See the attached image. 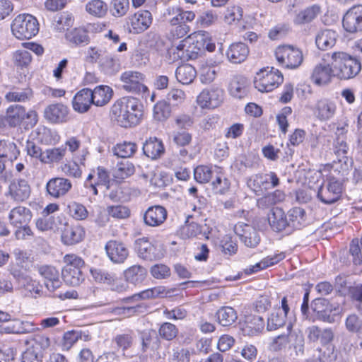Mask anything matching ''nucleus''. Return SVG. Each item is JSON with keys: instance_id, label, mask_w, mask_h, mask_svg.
Returning <instances> with one entry per match:
<instances>
[{"instance_id": "obj_1", "label": "nucleus", "mask_w": 362, "mask_h": 362, "mask_svg": "<svg viewBox=\"0 0 362 362\" xmlns=\"http://www.w3.org/2000/svg\"><path fill=\"white\" fill-rule=\"evenodd\" d=\"M112 112L117 124L124 128L138 124L142 115L139 100L134 97H123L113 105Z\"/></svg>"}, {"instance_id": "obj_2", "label": "nucleus", "mask_w": 362, "mask_h": 362, "mask_svg": "<svg viewBox=\"0 0 362 362\" xmlns=\"http://www.w3.org/2000/svg\"><path fill=\"white\" fill-rule=\"evenodd\" d=\"M335 77L349 80L356 76L361 70L360 61L344 52H334L331 55Z\"/></svg>"}, {"instance_id": "obj_3", "label": "nucleus", "mask_w": 362, "mask_h": 362, "mask_svg": "<svg viewBox=\"0 0 362 362\" xmlns=\"http://www.w3.org/2000/svg\"><path fill=\"white\" fill-rule=\"evenodd\" d=\"M25 119V129L34 127L38 122V115L36 111L30 110L26 112L25 108L20 105H11L6 111L5 115L0 116V127L8 125L13 128L20 126Z\"/></svg>"}, {"instance_id": "obj_4", "label": "nucleus", "mask_w": 362, "mask_h": 362, "mask_svg": "<svg viewBox=\"0 0 362 362\" xmlns=\"http://www.w3.org/2000/svg\"><path fill=\"white\" fill-rule=\"evenodd\" d=\"M312 313L305 316V319L312 322L317 320L327 323H333L339 315L341 308L338 303H332L324 298H317L311 302Z\"/></svg>"}, {"instance_id": "obj_5", "label": "nucleus", "mask_w": 362, "mask_h": 362, "mask_svg": "<svg viewBox=\"0 0 362 362\" xmlns=\"http://www.w3.org/2000/svg\"><path fill=\"white\" fill-rule=\"evenodd\" d=\"M64 262L66 263L62 272L64 281L73 286H79L85 279L81 270L85 266L84 260L74 254H70L64 256Z\"/></svg>"}, {"instance_id": "obj_6", "label": "nucleus", "mask_w": 362, "mask_h": 362, "mask_svg": "<svg viewBox=\"0 0 362 362\" xmlns=\"http://www.w3.org/2000/svg\"><path fill=\"white\" fill-rule=\"evenodd\" d=\"M284 76L281 71L274 67L259 70L255 78V87L260 92H270L283 83Z\"/></svg>"}, {"instance_id": "obj_7", "label": "nucleus", "mask_w": 362, "mask_h": 362, "mask_svg": "<svg viewBox=\"0 0 362 362\" xmlns=\"http://www.w3.org/2000/svg\"><path fill=\"white\" fill-rule=\"evenodd\" d=\"M275 56L279 64L286 69H296L303 62L302 52L291 45L279 46L275 51Z\"/></svg>"}, {"instance_id": "obj_8", "label": "nucleus", "mask_w": 362, "mask_h": 362, "mask_svg": "<svg viewBox=\"0 0 362 362\" xmlns=\"http://www.w3.org/2000/svg\"><path fill=\"white\" fill-rule=\"evenodd\" d=\"M247 184L257 195H261L264 192L278 187L280 180L274 172H269L251 176L247 180Z\"/></svg>"}, {"instance_id": "obj_9", "label": "nucleus", "mask_w": 362, "mask_h": 362, "mask_svg": "<svg viewBox=\"0 0 362 362\" xmlns=\"http://www.w3.org/2000/svg\"><path fill=\"white\" fill-rule=\"evenodd\" d=\"M144 80L145 75L135 70L125 71L119 76L122 88L134 94L148 91V88L144 84Z\"/></svg>"}, {"instance_id": "obj_10", "label": "nucleus", "mask_w": 362, "mask_h": 362, "mask_svg": "<svg viewBox=\"0 0 362 362\" xmlns=\"http://www.w3.org/2000/svg\"><path fill=\"white\" fill-rule=\"evenodd\" d=\"M234 231L241 243L247 247L255 248L260 243L261 238L259 232L251 225L238 222L234 226Z\"/></svg>"}, {"instance_id": "obj_11", "label": "nucleus", "mask_w": 362, "mask_h": 362, "mask_svg": "<svg viewBox=\"0 0 362 362\" xmlns=\"http://www.w3.org/2000/svg\"><path fill=\"white\" fill-rule=\"evenodd\" d=\"M30 192L31 188L26 180L15 178L9 182L6 195L14 202H23L29 198Z\"/></svg>"}, {"instance_id": "obj_12", "label": "nucleus", "mask_w": 362, "mask_h": 362, "mask_svg": "<svg viewBox=\"0 0 362 362\" xmlns=\"http://www.w3.org/2000/svg\"><path fill=\"white\" fill-rule=\"evenodd\" d=\"M191 35L185 40L180 42L175 47L170 49V54L173 55L174 59L189 60L197 59L199 55V49L191 45Z\"/></svg>"}, {"instance_id": "obj_13", "label": "nucleus", "mask_w": 362, "mask_h": 362, "mask_svg": "<svg viewBox=\"0 0 362 362\" xmlns=\"http://www.w3.org/2000/svg\"><path fill=\"white\" fill-rule=\"evenodd\" d=\"M105 250L109 259L114 264L124 263L129 254L124 243L115 240L107 242Z\"/></svg>"}, {"instance_id": "obj_14", "label": "nucleus", "mask_w": 362, "mask_h": 362, "mask_svg": "<svg viewBox=\"0 0 362 362\" xmlns=\"http://www.w3.org/2000/svg\"><path fill=\"white\" fill-rule=\"evenodd\" d=\"M223 95L224 92L221 88L205 89L197 96V101L202 108H215L222 103Z\"/></svg>"}, {"instance_id": "obj_15", "label": "nucleus", "mask_w": 362, "mask_h": 362, "mask_svg": "<svg viewBox=\"0 0 362 362\" xmlns=\"http://www.w3.org/2000/svg\"><path fill=\"white\" fill-rule=\"evenodd\" d=\"M66 225V219L62 215L57 216L42 215L35 221V226L40 231L60 232Z\"/></svg>"}, {"instance_id": "obj_16", "label": "nucleus", "mask_w": 362, "mask_h": 362, "mask_svg": "<svg viewBox=\"0 0 362 362\" xmlns=\"http://www.w3.org/2000/svg\"><path fill=\"white\" fill-rule=\"evenodd\" d=\"M72 188V183L68 178L56 177L46 184V190L52 197L58 199L66 195Z\"/></svg>"}, {"instance_id": "obj_17", "label": "nucleus", "mask_w": 362, "mask_h": 362, "mask_svg": "<svg viewBox=\"0 0 362 362\" xmlns=\"http://www.w3.org/2000/svg\"><path fill=\"white\" fill-rule=\"evenodd\" d=\"M341 183L337 180H330L326 187H321L318 190L317 197L322 202L331 204L341 197Z\"/></svg>"}, {"instance_id": "obj_18", "label": "nucleus", "mask_w": 362, "mask_h": 362, "mask_svg": "<svg viewBox=\"0 0 362 362\" xmlns=\"http://www.w3.org/2000/svg\"><path fill=\"white\" fill-rule=\"evenodd\" d=\"M167 210L162 206L155 205L148 207L144 212L143 220L145 225L150 227L161 226L167 218Z\"/></svg>"}, {"instance_id": "obj_19", "label": "nucleus", "mask_w": 362, "mask_h": 362, "mask_svg": "<svg viewBox=\"0 0 362 362\" xmlns=\"http://www.w3.org/2000/svg\"><path fill=\"white\" fill-rule=\"evenodd\" d=\"M68 107L62 103L51 104L44 110L45 118L51 123H62L66 121Z\"/></svg>"}, {"instance_id": "obj_20", "label": "nucleus", "mask_w": 362, "mask_h": 362, "mask_svg": "<svg viewBox=\"0 0 362 362\" xmlns=\"http://www.w3.org/2000/svg\"><path fill=\"white\" fill-rule=\"evenodd\" d=\"M92 94L90 88H83L78 91L72 100L74 110L79 113L88 112L91 105H93Z\"/></svg>"}, {"instance_id": "obj_21", "label": "nucleus", "mask_w": 362, "mask_h": 362, "mask_svg": "<svg viewBox=\"0 0 362 362\" xmlns=\"http://www.w3.org/2000/svg\"><path fill=\"white\" fill-rule=\"evenodd\" d=\"M267 220L271 228L275 232H281L288 228L287 216L281 208H272L267 214Z\"/></svg>"}, {"instance_id": "obj_22", "label": "nucleus", "mask_w": 362, "mask_h": 362, "mask_svg": "<svg viewBox=\"0 0 362 362\" xmlns=\"http://www.w3.org/2000/svg\"><path fill=\"white\" fill-rule=\"evenodd\" d=\"M62 233V240L67 245H72L81 242L85 236V230L81 226H71L66 221Z\"/></svg>"}, {"instance_id": "obj_23", "label": "nucleus", "mask_w": 362, "mask_h": 362, "mask_svg": "<svg viewBox=\"0 0 362 362\" xmlns=\"http://www.w3.org/2000/svg\"><path fill=\"white\" fill-rule=\"evenodd\" d=\"M40 274L45 279V285L49 291H54L60 287L61 281L59 272L55 267L48 265L41 266L39 269Z\"/></svg>"}, {"instance_id": "obj_24", "label": "nucleus", "mask_w": 362, "mask_h": 362, "mask_svg": "<svg viewBox=\"0 0 362 362\" xmlns=\"http://www.w3.org/2000/svg\"><path fill=\"white\" fill-rule=\"evenodd\" d=\"M65 37L69 42L76 45L88 44L90 41L87 30L83 25L74 26L66 24Z\"/></svg>"}, {"instance_id": "obj_25", "label": "nucleus", "mask_w": 362, "mask_h": 362, "mask_svg": "<svg viewBox=\"0 0 362 362\" xmlns=\"http://www.w3.org/2000/svg\"><path fill=\"white\" fill-rule=\"evenodd\" d=\"M333 77H335V74L332 64L316 65L311 76L313 81L318 85L329 83Z\"/></svg>"}, {"instance_id": "obj_26", "label": "nucleus", "mask_w": 362, "mask_h": 362, "mask_svg": "<svg viewBox=\"0 0 362 362\" xmlns=\"http://www.w3.org/2000/svg\"><path fill=\"white\" fill-rule=\"evenodd\" d=\"M144 154L152 160L160 158L165 153V148L161 140L156 137H150L143 144Z\"/></svg>"}, {"instance_id": "obj_27", "label": "nucleus", "mask_w": 362, "mask_h": 362, "mask_svg": "<svg viewBox=\"0 0 362 362\" xmlns=\"http://www.w3.org/2000/svg\"><path fill=\"white\" fill-rule=\"evenodd\" d=\"M33 214L30 209L23 206H18L12 209L8 214L10 223L14 227L28 224Z\"/></svg>"}, {"instance_id": "obj_28", "label": "nucleus", "mask_w": 362, "mask_h": 362, "mask_svg": "<svg viewBox=\"0 0 362 362\" xmlns=\"http://www.w3.org/2000/svg\"><path fill=\"white\" fill-rule=\"evenodd\" d=\"M249 52V48L246 44L236 42L229 46L226 52V56L231 63L240 64L247 59Z\"/></svg>"}, {"instance_id": "obj_29", "label": "nucleus", "mask_w": 362, "mask_h": 362, "mask_svg": "<svg viewBox=\"0 0 362 362\" xmlns=\"http://www.w3.org/2000/svg\"><path fill=\"white\" fill-rule=\"evenodd\" d=\"M286 216L288 228L300 229L306 225V213L305 211L300 207H293L291 209Z\"/></svg>"}, {"instance_id": "obj_30", "label": "nucleus", "mask_w": 362, "mask_h": 362, "mask_svg": "<svg viewBox=\"0 0 362 362\" xmlns=\"http://www.w3.org/2000/svg\"><path fill=\"white\" fill-rule=\"evenodd\" d=\"M99 67L105 74L114 76L121 69V63L119 58L107 52L100 60Z\"/></svg>"}, {"instance_id": "obj_31", "label": "nucleus", "mask_w": 362, "mask_h": 362, "mask_svg": "<svg viewBox=\"0 0 362 362\" xmlns=\"http://www.w3.org/2000/svg\"><path fill=\"white\" fill-rule=\"evenodd\" d=\"M141 349L146 352L148 349L158 350L160 346V341L156 330L148 329L140 333Z\"/></svg>"}, {"instance_id": "obj_32", "label": "nucleus", "mask_w": 362, "mask_h": 362, "mask_svg": "<svg viewBox=\"0 0 362 362\" xmlns=\"http://www.w3.org/2000/svg\"><path fill=\"white\" fill-rule=\"evenodd\" d=\"M14 36L19 40L30 39L39 31V24H11Z\"/></svg>"}, {"instance_id": "obj_33", "label": "nucleus", "mask_w": 362, "mask_h": 362, "mask_svg": "<svg viewBox=\"0 0 362 362\" xmlns=\"http://www.w3.org/2000/svg\"><path fill=\"white\" fill-rule=\"evenodd\" d=\"M248 82L243 76H235L229 84L230 95L237 98H243L247 94Z\"/></svg>"}, {"instance_id": "obj_34", "label": "nucleus", "mask_w": 362, "mask_h": 362, "mask_svg": "<svg viewBox=\"0 0 362 362\" xmlns=\"http://www.w3.org/2000/svg\"><path fill=\"white\" fill-rule=\"evenodd\" d=\"M349 148L344 134L339 135L334 141L333 152L339 163H347Z\"/></svg>"}, {"instance_id": "obj_35", "label": "nucleus", "mask_w": 362, "mask_h": 362, "mask_svg": "<svg viewBox=\"0 0 362 362\" xmlns=\"http://www.w3.org/2000/svg\"><path fill=\"white\" fill-rule=\"evenodd\" d=\"M175 75L179 83L183 85H188L196 78L197 71L192 65L183 64L176 69Z\"/></svg>"}, {"instance_id": "obj_36", "label": "nucleus", "mask_w": 362, "mask_h": 362, "mask_svg": "<svg viewBox=\"0 0 362 362\" xmlns=\"http://www.w3.org/2000/svg\"><path fill=\"white\" fill-rule=\"evenodd\" d=\"M135 248L139 256L146 260H152L156 258L155 247L147 238L136 240Z\"/></svg>"}, {"instance_id": "obj_37", "label": "nucleus", "mask_w": 362, "mask_h": 362, "mask_svg": "<svg viewBox=\"0 0 362 362\" xmlns=\"http://www.w3.org/2000/svg\"><path fill=\"white\" fill-rule=\"evenodd\" d=\"M337 35L332 30H325L320 32L315 38L317 47L322 50L332 48L336 43Z\"/></svg>"}, {"instance_id": "obj_38", "label": "nucleus", "mask_w": 362, "mask_h": 362, "mask_svg": "<svg viewBox=\"0 0 362 362\" xmlns=\"http://www.w3.org/2000/svg\"><path fill=\"white\" fill-rule=\"evenodd\" d=\"M93 105L102 107L106 105L111 99L112 90L107 86H98L91 90Z\"/></svg>"}, {"instance_id": "obj_39", "label": "nucleus", "mask_w": 362, "mask_h": 362, "mask_svg": "<svg viewBox=\"0 0 362 362\" xmlns=\"http://www.w3.org/2000/svg\"><path fill=\"white\" fill-rule=\"evenodd\" d=\"M147 270L141 265H133L124 271L127 281L134 285L142 283L146 279Z\"/></svg>"}, {"instance_id": "obj_40", "label": "nucleus", "mask_w": 362, "mask_h": 362, "mask_svg": "<svg viewBox=\"0 0 362 362\" xmlns=\"http://www.w3.org/2000/svg\"><path fill=\"white\" fill-rule=\"evenodd\" d=\"M218 323L223 326H230L235 322L238 315L235 310L230 306H223L216 312Z\"/></svg>"}, {"instance_id": "obj_41", "label": "nucleus", "mask_w": 362, "mask_h": 362, "mask_svg": "<svg viewBox=\"0 0 362 362\" xmlns=\"http://www.w3.org/2000/svg\"><path fill=\"white\" fill-rule=\"evenodd\" d=\"M168 295V292L165 288L163 286H156L154 288H148L144 290L139 293H136L131 297L127 298L125 300L127 302L130 300H138L140 299H149V298H163L166 297Z\"/></svg>"}, {"instance_id": "obj_42", "label": "nucleus", "mask_w": 362, "mask_h": 362, "mask_svg": "<svg viewBox=\"0 0 362 362\" xmlns=\"http://www.w3.org/2000/svg\"><path fill=\"white\" fill-rule=\"evenodd\" d=\"M285 199V193L279 189L266 194L264 196L257 199V206L259 208L266 209L277 203L281 202Z\"/></svg>"}, {"instance_id": "obj_43", "label": "nucleus", "mask_w": 362, "mask_h": 362, "mask_svg": "<svg viewBox=\"0 0 362 362\" xmlns=\"http://www.w3.org/2000/svg\"><path fill=\"white\" fill-rule=\"evenodd\" d=\"M42 347L37 341L29 346L23 354L21 362H42Z\"/></svg>"}, {"instance_id": "obj_44", "label": "nucleus", "mask_w": 362, "mask_h": 362, "mask_svg": "<svg viewBox=\"0 0 362 362\" xmlns=\"http://www.w3.org/2000/svg\"><path fill=\"white\" fill-rule=\"evenodd\" d=\"M66 154V148L64 146L47 148L45 151L42 163L45 164L59 163L64 158Z\"/></svg>"}, {"instance_id": "obj_45", "label": "nucleus", "mask_w": 362, "mask_h": 362, "mask_svg": "<svg viewBox=\"0 0 362 362\" xmlns=\"http://www.w3.org/2000/svg\"><path fill=\"white\" fill-rule=\"evenodd\" d=\"M321 14V8L317 4L299 11L296 17L297 23H310L317 19Z\"/></svg>"}, {"instance_id": "obj_46", "label": "nucleus", "mask_w": 362, "mask_h": 362, "mask_svg": "<svg viewBox=\"0 0 362 362\" xmlns=\"http://www.w3.org/2000/svg\"><path fill=\"white\" fill-rule=\"evenodd\" d=\"M217 169L218 171L216 172L215 179L211 182L212 189L216 194H224L229 190L230 182L220 168Z\"/></svg>"}, {"instance_id": "obj_47", "label": "nucleus", "mask_w": 362, "mask_h": 362, "mask_svg": "<svg viewBox=\"0 0 362 362\" xmlns=\"http://www.w3.org/2000/svg\"><path fill=\"white\" fill-rule=\"evenodd\" d=\"M20 155V151L14 142L0 141V158H6L10 161L16 160Z\"/></svg>"}, {"instance_id": "obj_48", "label": "nucleus", "mask_w": 362, "mask_h": 362, "mask_svg": "<svg viewBox=\"0 0 362 362\" xmlns=\"http://www.w3.org/2000/svg\"><path fill=\"white\" fill-rule=\"evenodd\" d=\"M66 213L76 221L86 220L88 216V211L86 206L74 201L70 202L67 204Z\"/></svg>"}, {"instance_id": "obj_49", "label": "nucleus", "mask_w": 362, "mask_h": 362, "mask_svg": "<svg viewBox=\"0 0 362 362\" xmlns=\"http://www.w3.org/2000/svg\"><path fill=\"white\" fill-rule=\"evenodd\" d=\"M316 109L317 111V117L321 120H327L334 115L336 106L334 103L323 99L317 102Z\"/></svg>"}, {"instance_id": "obj_50", "label": "nucleus", "mask_w": 362, "mask_h": 362, "mask_svg": "<svg viewBox=\"0 0 362 362\" xmlns=\"http://www.w3.org/2000/svg\"><path fill=\"white\" fill-rule=\"evenodd\" d=\"M107 5L102 0H91L86 5V11L97 18L104 17L107 12Z\"/></svg>"}, {"instance_id": "obj_51", "label": "nucleus", "mask_w": 362, "mask_h": 362, "mask_svg": "<svg viewBox=\"0 0 362 362\" xmlns=\"http://www.w3.org/2000/svg\"><path fill=\"white\" fill-rule=\"evenodd\" d=\"M136 144L131 141H124L117 144L113 148V153L117 157L127 158L132 156L136 151Z\"/></svg>"}, {"instance_id": "obj_52", "label": "nucleus", "mask_w": 362, "mask_h": 362, "mask_svg": "<svg viewBox=\"0 0 362 362\" xmlns=\"http://www.w3.org/2000/svg\"><path fill=\"white\" fill-rule=\"evenodd\" d=\"M286 320V315L283 313L280 308L274 310L267 319V329L276 330L283 327Z\"/></svg>"}, {"instance_id": "obj_53", "label": "nucleus", "mask_w": 362, "mask_h": 362, "mask_svg": "<svg viewBox=\"0 0 362 362\" xmlns=\"http://www.w3.org/2000/svg\"><path fill=\"white\" fill-rule=\"evenodd\" d=\"M225 21L228 23L240 22L243 20L248 23L249 19L243 16V10L238 6H230L227 8L224 13Z\"/></svg>"}, {"instance_id": "obj_54", "label": "nucleus", "mask_w": 362, "mask_h": 362, "mask_svg": "<svg viewBox=\"0 0 362 362\" xmlns=\"http://www.w3.org/2000/svg\"><path fill=\"white\" fill-rule=\"evenodd\" d=\"M170 114V105L165 100L158 101L153 107V117L158 121L167 119Z\"/></svg>"}, {"instance_id": "obj_55", "label": "nucleus", "mask_w": 362, "mask_h": 362, "mask_svg": "<svg viewBox=\"0 0 362 362\" xmlns=\"http://www.w3.org/2000/svg\"><path fill=\"white\" fill-rule=\"evenodd\" d=\"M214 171L211 167L208 165H198L194 170L195 180L201 184L208 183L213 177Z\"/></svg>"}, {"instance_id": "obj_56", "label": "nucleus", "mask_w": 362, "mask_h": 362, "mask_svg": "<svg viewBox=\"0 0 362 362\" xmlns=\"http://www.w3.org/2000/svg\"><path fill=\"white\" fill-rule=\"evenodd\" d=\"M32 98L33 91L30 88L11 91L5 95V98L8 102L23 103L30 100Z\"/></svg>"}, {"instance_id": "obj_57", "label": "nucleus", "mask_w": 362, "mask_h": 362, "mask_svg": "<svg viewBox=\"0 0 362 362\" xmlns=\"http://www.w3.org/2000/svg\"><path fill=\"white\" fill-rule=\"evenodd\" d=\"M90 272L93 278L100 283L111 284L116 278L114 273L100 268L90 269Z\"/></svg>"}, {"instance_id": "obj_58", "label": "nucleus", "mask_w": 362, "mask_h": 362, "mask_svg": "<svg viewBox=\"0 0 362 362\" xmlns=\"http://www.w3.org/2000/svg\"><path fill=\"white\" fill-rule=\"evenodd\" d=\"M346 329L352 333H356L362 337V320L356 314H351L345 320Z\"/></svg>"}, {"instance_id": "obj_59", "label": "nucleus", "mask_w": 362, "mask_h": 362, "mask_svg": "<svg viewBox=\"0 0 362 362\" xmlns=\"http://www.w3.org/2000/svg\"><path fill=\"white\" fill-rule=\"evenodd\" d=\"M342 23H362V5H354L343 16Z\"/></svg>"}, {"instance_id": "obj_60", "label": "nucleus", "mask_w": 362, "mask_h": 362, "mask_svg": "<svg viewBox=\"0 0 362 362\" xmlns=\"http://www.w3.org/2000/svg\"><path fill=\"white\" fill-rule=\"evenodd\" d=\"M11 320L12 324L6 326L5 330L8 333L21 334V322L18 319H11V315L6 312L0 310V322Z\"/></svg>"}, {"instance_id": "obj_61", "label": "nucleus", "mask_w": 362, "mask_h": 362, "mask_svg": "<svg viewBox=\"0 0 362 362\" xmlns=\"http://www.w3.org/2000/svg\"><path fill=\"white\" fill-rule=\"evenodd\" d=\"M60 170L68 177L80 178L82 170L78 164L75 161H68L62 163L59 167Z\"/></svg>"}, {"instance_id": "obj_62", "label": "nucleus", "mask_w": 362, "mask_h": 362, "mask_svg": "<svg viewBox=\"0 0 362 362\" xmlns=\"http://www.w3.org/2000/svg\"><path fill=\"white\" fill-rule=\"evenodd\" d=\"M134 173V166L127 160L118 163L115 169V177L124 179Z\"/></svg>"}, {"instance_id": "obj_63", "label": "nucleus", "mask_w": 362, "mask_h": 362, "mask_svg": "<svg viewBox=\"0 0 362 362\" xmlns=\"http://www.w3.org/2000/svg\"><path fill=\"white\" fill-rule=\"evenodd\" d=\"M158 334L161 338L170 341L177 337L178 329L170 322H163L158 329Z\"/></svg>"}, {"instance_id": "obj_64", "label": "nucleus", "mask_w": 362, "mask_h": 362, "mask_svg": "<svg viewBox=\"0 0 362 362\" xmlns=\"http://www.w3.org/2000/svg\"><path fill=\"white\" fill-rule=\"evenodd\" d=\"M110 11L115 17H122L124 16L129 10V0H112L111 1Z\"/></svg>"}]
</instances>
